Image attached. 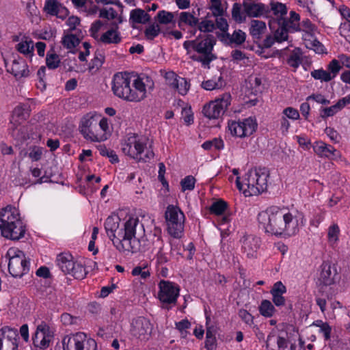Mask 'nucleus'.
<instances>
[{
	"instance_id": "1",
	"label": "nucleus",
	"mask_w": 350,
	"mask_h": 350,
	"mask_svg": "<svg viewBox=\"0 0 350 350\" xmlns=\"http://www.w3.org/2000/svg\"><path fill=\"white\" fill-rule=\"evenodd\" d=\"M120 219L117 215L109 216L105 222V229L113 245L120 252H143L147 249L146 240L142 236L144 228L137 217H129L120 228Z\"/></svg>"
},
{
	"instance_id": "2",
	"label": "nucleus",
	"mask_w": 350,
	"mask_h": 350,
	"mask_svg": "<svg viewBox=\"0 0 350 350\" xmlns=\"http://www.w3.org/2000/svg\"><path fill=\"white\" fill-rule=\"evenodd\" d=\"M258 220L266 232L276 236L291 237L299 231L297 218L284 208L269 206L258 214Z\"/></svg>"
},
{
	"instance_id": "3",
	"label": "nucleus",
	"mask_w": 350,
	"mask_h": 350,
	"mask_svg": "<svg viewBox=\"0 0 350 350\" xmlns=\"http://www.w3.org/2000/svg\"><path fill=\"white\" fill-rule=\"evenodd\" d=\"M132 77L126 72H118L114 75L112 90L119 98L130 102H139L146 97V89L142 79L137 77L133 80Z\"/></svg>"
},
{
	"instance_id": "4",
	"label": "nucleus",
	"mask_w": 350,
	"mask_h": 350,
	"mask_svg": "<svg viewBox=\"0 0 350 350\" xmlns=\"http://www.w3.org/2000/svg\"><path fill=\"white\" fill-rule=\"evenodd\" d=\"M0 230L3 237L12 241H18L25 236L26 226L15 207L7 206L0 211Z\"/></svg>"
},
{
	"instance_id": "5",
	"label": "nucleus",
	"mask_w": 350,
	"mask_h": 350,
	"mask_svg": "<svg viewBox=\"0 0 350 350\" xmlns=\"http://www.w3.org/2000/svg\"><path fill=\"white\" fill-rule=\"evenodd\" d=\"M216 42V38L212 34H200L195 40L185 41L183 47L187 53L193 50L199 54L192 55L191 58L193 60L200 62L202 65H208L217 58L213 53Z\"/></svg>"
},
{
	"instance_id": "6",
	"label": "nucleus",
	"mask_w": 350,
	"mask_h": 350,
	"mask_svg": "<svg viewBox=\"0 0 350 350\" xmlns=\"http://www.w3.org/2000/svg\"><path fill=\"white\" fill-rule=\"evenodd\" d=\"M269 172L266 168L250 170L245 174L243 183L240 178L236 179V185L239 191L247 196H256L267 188Z\"/></svg>"
},
{
	"instance_id": "7",
	"label": "nucleus",
	"mask_w": 350,
	"mask_h": 350,
	"mask_svg": "<svg viewBox=\"0 0 350 350\" xmlns=\"http://www.w3.org/2000/svg\"><path fill=\"white\" fill-rule=\"evenodd\" d=\"M299 15L295 11L290 12V18L279 17L271 18L269 22V28L275 32L277 42H281L288 39L289 32L298 31Z\"/></svg>"
},
{
	"instance_id": "8",
	"label": "nucleus",
	"mask_w": 350,
	"mask_h": 350,
	"mask_svg": "<svg viewBox=\"0 0 350 350\" xmlns=\"http://www.w3.org/2000/svg\"><path fill=\"white\" fill-rule=\"evenodd\" d=\"M5 258L8 259L9 273L14 278H21L29 271L30 262L23 252L17 248H10Z\"/></svg>"
},
{
	"instance_id": "9",
	"label": "nucleus",
	"mask_w": 350,
	"mask_h": 350,
	"mask_svg": "<svg viewBox=\"0 0 350 350\" xmlns=\"http://www.w3.org/2000/svg\"><path fill=\"white\" fill-rule=\"evenodd\" d=\"M146 147V141L138 139L137 136L134 135L128 137L122 144V150L124 154L136 159L138 162H147L154 157V153L152 150H147L144 157H142L141 154Z\"/></svg>"
},
{
	"instance_id": "10",
	"label": "nucleus",
	"mask_w": 350,
	"mask_h": 350,
	"mask_svg": "<svg viewBox=\"0 0 350 350\" xmlns=\"http://www.w3.org/2000/svg\"><path fill=\"white\" fill-rule=\"evenodd\" d=\"M169 234L174 238H180L184 230L185 215L181 210L169 205L165 213Z\"/></svg>"
},
{
	"instance_id": "11",
	"label": "nucleus",
	"mask_w": 350,
	"mask_h": 350,
	"mask_svg": "<svg viewBox=\"0 0 350 350\" xmlns=\"http://www.w3.org/2000/svg\"><path fill=\"white\" fill-rule=\"evenodd\" d=\"M56 263L64 274L71 275L75 279L81 280L86 275L85 267L81 263L74 261L72 256L69 253L58 254Z\"/></svg>"
},
{
	"instance_id": "12",
	"label": "nucleus",
	"mask_w": 350,
	"mask_h": 350,
	"mask_svg": "<svg viewBox=\"0 0 350 350\" xmlns=\"http://www.w3.org/2000/svg\"><path fill=\"white\" fill-rule=\"evenodd\" d=\"M79 131L85 139L92 142L105 139L104 134L99 133L98 118L91 113H87L81 118Z\"/></svg>"
},
{
	"instance_id": "13",
	"label": "nucleus",
	"mask_w": 350,
	"mask_h": 350,
	"mask_svg": "<svg viewBox=\"0 0 350 350\" xmlns=\"http://www.w3.org/2000/svg\"><path fill=\"white\" fill-rule=\"evenodd\" d=\"M232 100L229 93H225L220 98L210 101L204 105L202 113L208 119H218L223 116L230 105Z\"/></svg>"
},
{
	"instance_id": "14",
	"label": "nucleus",
	"mask_w": 350,
	"mask_h": 350,
	"mask_svg": "<svg viewBox=\"0 0 350 350\" xmlns=\"http://www.w3.org/2000/svg\"><path fill=\"white\" fill-rule=\"evenodd\" d=\"M257 123L255 119L248 118L243 121H232L228 122V128L233 136L245 137L256 131Z\"/></svg>"
},
{
	"instance_id": "15",
	"label": "nucleus",
	"mask_w": 350,
	"mask_h": 350,
	"mask_svg": "<svg viewBox=\"0 0 350 350\" xmlns=\"http://www.w3.org/2000/svg\"><path fill=\"white\" fill-rule=\"evenodd\" d=\"M53 338V332L49 326L42 322L38 325L36 332L32 338L33 344L35 347L40 349H45L49 347L51 340Z\"/></svg>"
},
{
	"instance_id": "16",
	"label": "nucleus",
	"mask_w": 350,
	"mask_h": 350,
	"mask_svg": "<svg viewBox=\"0 0 350 350\" xmlns=\"http://www.w3.org/2000/svg\"><path fill=\"white\" fill-rule=\"evenodd\" d=\"M159 299L163 304H171L176 302L179 295L177 285L170 281L161 280L159 284Z\"/></svg>"
},
{
	"instance_id": "17",
	"label": "nucleus",
	"mask_w": 350,
	"mask_h": 350,
	"mask_svg": "<svg viewBox=\"0 0 350 350\" xmlns=\"http://www.w3.org/2000/svg\"><path fill=\"white\" fill-rule=\"evenodd\" d=\"M17 329L4 327L0 329V350H18Z\"/></svg>"
},
{
	"instance_id": "18",
	"label": "nucleus",
	"mask_w": 350,
	"mask_h": 350,
	"mask_svg": "<svg viewBox=\"0 0 350 350\" xmlns=\"http://www.w3.org/2000/svg\"><path fill=\"white\" fill-rule=\"evenodd\" d=\"M152 332V325L149 320L144 317H138L133 321L131 335L140 340H147Z\"/></svg>"
},
{
	"instance_id": "19",
	"label": "nucleus",
	"mask_w": 350,
	"mask_h": 350,
	"mask_svg": "<svg viewBox=\"0 0 350 350\" xmlns=\"http://www.w3.org/2000/svg\"><path fill=\"white\" fill-rule=\"evenodd\" d=\"M338 278V273L334 265L328 262H323L321 266V273L319 278L321 289L323 286H330L335 283Z\"/></svg>"
},
{
	"instance_id": "20",
	"label": "nucleus",
	"mask_w": 350,
	"mask_h": 350,
	"mask_svg": "<svg viewBox=\"0 0 350 350\" xmlns=\"http://www.w3.org/2000/svg\"><path fill=\"white\" fill-rule=\"evenodd\" d=\"M241 250L247 258H256L260 247V240L253 234H245L240 239Z\"/></svg>"
},
{
	"instance_id": "21",
	"label": "nucleus",
	"mask_w": 350,
	"mask_h": 350,
	"mask_svg": "<svg viewBox=\"0 0 350 350\" xmlns=\"http://www.w3.org/2000/svg\"><path fill=\"white\" fill-rule=\"evenodd\" d=\"M243 11L249 17H260L267 16L269 13V7L261 3L243 1Z\"/></svg>"
},
{
	"instance_id": "22",
	"label": "nucleus",
	"mask_w": 350,
	"mask_h": 350,
	"mask_svg": "<svg viewBox=\"0 0 350 350\" xmlns=\"http://www.w3.org/2000/svg\"><path fill=\"white\" fill-rule=\"evenodd\" d=\"M111 29H108L106 32L103 33L97 40L105 44H119L122 41L120 33L118 31L119 27L116 22H113L111 24Z\"/></svg>"
},
{
	"instance_id": "23",
	"label": "nucleus",
	"mask_w": 350,
	"mask_h": 350,
	"mask_svg": "<svg viewBox=\"0 0 350 350\" xmlns=\"http://www.w3.org/2000/svg\"><path fill=\"white\" fill-rule=\"evenodd\" d=\"M83 333H77L72 336H66L62 340L64 350H79L84 340Z\"/></svg>"
},
{
	"instance_id": "24",
	"label": "nucleus",
	"mask_w": 350,
	"mask_h": 350,
	"mask_svg": "<svg viewBox=\"0 0 350 350\" xmlns=\"http://www.w3.org/2000/svg\"><path fill=\"white\" fill-rule=\"evenodd\" d=\"M7 71L12 73L17 79L27 77L29 72L25 61L21 57L14 59L10 68H8Z\"/></svg>"
},
{
	"instance_id": "25",
	"label": "nucleus",
	"mask_w": 350,
	"mask_h": 350,
	"mask_svg": "<svg viewBox=\"0 0 350 350\" xmlns=\"http://www.w3.org/2000/svg\"><path fill=\"white\" fill-rule=\"evenodd\" d=\"M199 18L196 16V12L193 11L181 12L178 14L177 24L179 28L184 29L185 26H188L191 28L196 27L198 23Z\"/></svg>"
},
{
	"instance_id": "26",
	"label": "nucleus",
	"mask_w": 350,
	"mask_h": 350,
	"mask_svg": "<svg viewBox=\"0 0 350 350\" xmlns=\"http://www.w3.org/2000/svg\"><path fill=\"white\" fill-rule=\"evenodd\" d=\"M286 292V286L282 282H275L270 293L272 295V301L276 306H282L285 304V298L283 295Z\"/></svg>"
},
{
	"instance_id": "27",
	"label": "nucleus",
	"mask_w": 350,
	"mask_h": 350,
	"mask_svg": "<svg viewBox=\"0 0 350 350\" xmlns=\"http://www.w3.org/2000/svg\"><path fill=\"white\" fill-rule=\"evenodd\" d=\"M249 31L254 42H257L267 31L266 23L262 21L253 19L250 22Z\"/></svg>"
},
{
	"instance_id": "28",
	"label": "nucleus",
	"mask_w": 350,
	"mask_h": 350,
	"mask_svg": "<svg viewBox=\"0 0 350 350\" xmlns=\"http://www.w3.org/2000/svg\"><path fill=\"white\" fill-rule=\"evenodd\" d=\"M16 50L25 57L31 59L33 56L34 45L30 38L24 36L15 46Z\"/></svg>"
},
{
	"instance_id": "29",
	"label": "nucleus",
	"mask_w": 350,
	"mask_h": 350,
	"mask_svg": "<svg viewBox=\"0 0 350 350\" xmlns=\"http://www.w3.org/2000/svg\"><path fill=\"white\" fill-rule=\"evenodd\" d=\"M314 151L320 157H325L329 159H334L338 156V152L331 145H327L322 142L315 144L313 147Z\"/></svg>"
},
{
	"instance_id": "30",
	"label": "nucleus",
	"mask_w": 350,
	"mask_h": 350,
	"mask_svg": "<svg viewBox=\"0 0 350 350\" xmlns=\"http://www.w3.org/2000/svg\"><path fill=\"white\" fill-rule=\"evenodd\" d=\"M226 85L225 80L223 78L221 73L218 76L215 75L212 79L204 81L202 83L201 87L208 91L213 90H218L224 88Z\"/></svg>"
},
{
	"instance_id": "31",
	"label": "nucleus",
	"mask_w": 350,
	"mask_h": 350,
	"mask_svg": "<svg viewBox=\"0 0 350 350\" xmlns=\"http://www.w3.org/2000/svg\"><path fill=\"white\" fill-rule=\"evenodd\" d=\"M196 27V29L189 31L191 36H195L197 30H199L201 33L209 34L208 33L213 32L215 29V25L213 21L204 18L201 21L199 20Z\"/></svg>"
},
{
	"instance_id": "32",
	"label": "nucleus",
	"mask_w": 350,
	"mask_h": 350,
	"mask_svg": "<svg viewBox=\"0 0 350 350\" xmlns=\"http://www.w3.org/2000/svg\"><path fill=\"white\" fill-rule=\"evenodd\" d=\"M150 19V16L144 10L137 8L131 10L129 21L131 23L145 24Z\"/></svg>"
},
{
	"instance_id": "33",
	"label": "nucleus",
	"mask_w": 350,
	"mask_h": 350,
	"mask_svg": "<svg viewBox=\"0 0 350 350\" xmlns=\"http://www.w3.org/2000/svg\"><path fill=\"white\" fill-rule=\"evenodd\" d=\"M80 34L81 33H79L78 35H77V33H70L64 36L62 40V45L68 49L75 48L80 43L79 37H83V35L81 36Z\"/></svg>"
},
{
	"instance_id": "34",
	"label": "nucleus",
	"mask_w": 350,
	"mask_h": 350,
	"mask_svg": "<svg viewBox=\"0 0 350 350\" xmlns=\"http://www.w3.org/2000/svg\"><path fill=\"white\" fill-rule=\"evenodd\" d=\"M302 53L298 48L295 49L287 59V64L294 68H297L302 63Z\"/></svg>"
},
{
	"instance_id": "35",
	"label": "nucleus",
	"mask_w": 350,
	"mask_h": 350,
	"mask_svg": "<svg viewBox=\"0 0 350 350\" xmlns=\"http://www.w3.org/2000/svg\"><path fill=\"white\" fill-rule=\"evenodd\" d=\"M275 311V309L270 301L265 299L261 301L259 306V312L261 315L265 317H271Z\"/></svg>"
},
{
	"instance_id": "36",
	"label": "nucleus",
	"mask_w": 350,
	"mask_h": 350,
	"mask_svg": "<svg viewBox=\"0 0 350 350\" xmlns=\"http://www.w3.org/2000/svg\"><path fill=\"white\" fill-rule=\"evenodd\" d=\"M269 12L272 11L275 16L284 17L287 13V8L285 4L280 2L272 1L270 3Z\"/></svg>"
},
{
	"instance_id": "37",
	"label": "nucleus",
	"mask_w": 350,
	"mask_h": 350,
	"mask_svg": "<svg viewBox=\"0 0 350 350\" xmlns=\"http://www.w3.org/2000/svg\"><path fill=\"white\" fill-rule=\"evenodd\" d=\"M61 5L56 0H46L44 10L48 14L56 16L59 14V8L61 7Z\"/></svg>"
},
{
	"instance_id": "38",
	"label": "nucleus",
	"mask_w": 350,
	"mask_h": 350,
	"mask_svg": "<svg viewBox=\"0 0 350 350\" xmlns=\"http://www.w3.org/2000/svg\"><path fill=\"white\" fill-rule=\"evenodd\" d=\"M228 207V203L223 200H219L212 204L210 207L211 213L215 215H221Z\"/></svg>"
},
{
	"instance_id": "39",
	"label": "nucleus",
	"mask_w": 350,
	"mask_h": 350,
	"mask_svg": "<svg viewBox=\"0 0 350 350\" xmlns=\"http://www.w3.org/2000/svg\"><path fill=\"white\" fill-rule=\"evenodd\" d=\"M210 1L211 5L208 8L211 10L213 16L215 17L223 16L225 10L222 7L221 0H210Z\"/></svg>"
},
{
	"instance_id": "40",
	"label": "nucleus",
	"mask_w": 350,
	"mask_h": 350,
	"mask_svg": "<svg viewBox=\"0 0 350 350\" xmlns=\"http://www.w3.org/2000/svg\"><path fill=\"white\" fill-rule=\"evenodd\" d=\"M250 87L253 90L254 94L262 91V80L261 78L256 76H250L246 81Z\"/></svg>"
},
{
	"instance_id": "41",
	"label": "nucleus",
	"mask_w": 350,
	"mask_h": 350,
	"mask_svg": "<svg viewBox=\"0 0 350 350\" xmlns=\"http://www.w3.org/2000/svg\"><path fill=\"white\" fill-rule=\"evenodd\" d=\"M60 59L56 53H48L46 57V64L49 69H55L59 67Z\"/></svg>"
},
{
	"instance_id": "42",
	"label": "nucleus",
	"mask_w": 350,
	"mask_h": 350,
	"mask_svg": "<svg viewBox=\"0 0 350 350\" xmlns=\"http://www.w3.org/2000/svg\"><path fill=\"white\" fill-rule=\"evenodd\" d=\"M342 66L340 61L336 59H332L327 65V69L328 73H329L332 79H333L338 74Z\"/></svg>"
},
{
	"instance_id": "43",
	"label": "nucleus",
	"mask_w": 350,
	"mask_h": 350,
	"mask_svg": "<svg viewBox=\"0 0 350 350\" xmlns=\"http://www.w3.org/2000/svg\"><path fill=\"white\" fill-rule=\"evenodd\" d=\"M311 76L315 79L325 82H328L332 79L329 73L323 69H318L312 71Z\"/></svg>"
},
{
	"instance_id": "44",
	"label": "nucleus",
	"mask_w": 350,
	"mask_h": 350,
	"mask_svg": "<svg viewBox=\"0 0 350 350\" xmlns=\"http://www.w3.org/2000/svg\"><path fill=\"white\" fill-rule=\"evenodd\" d=\"M299 27L298 31H303L310 35L313 34L316 30V26L309 19L304 20L299 23Z\"/></svg>"
},
{
	"instance_id": "45",
	"label": "nucleus",
	"mask_w": 350,
	"mask_h": 350,
	"mask_svg": "<svg viewBox=\"0 0 350 350\" xmlns=\"http://www.w3.org/2000/svg\"><path fill=\"white\" fill-rule=\"evenodd\" d=\"M157 16L160 23L167 25L173 21L174 15L172 12L161 10L157 13Z\"/></svg>"
},
{
	"instance_id": "46",
	"label": "nucleus",
	"mask_w": 350,
	"mask_h": 350,
	"mask_svg": "<svg viewBox=\"0 0 350 350\" xmlns=\"http://www.w3.org/2000/svg\"><path fill=\"white\" fill-rule=\"evenodd\" d=\"M246 34L241 29L235 30L230 38V44L241 45L245 41Z\"/></svg>"
},
{
	"instance_id": "47",
	"label": "nucleus",
	"mask_w": 350,
	"mask_h": 350,
	"mask_svg": "<svg viewBox=\"0 0 350 350\" xmlns=\"http://www.w3.org/2000/svg\"><path fill=\"white\" fill-rule=\"evenodd\" d=\"M181 114L182 118L184 120V122L187 125H190L193 123V113L191 110V106L186 105L183 107Z\"/></svg>"
},
{
	"instance_id": "48",
	"label": "nucleus",
	"mask_w": 350,
	"mask_h": 350,
	"mask_svg": "<svg viewBox=\"0 0 350 350\" xmlns=\"http://www.w3.org/2000/svg\"><path fill=\"white\" fill-rule=\"evenodd\" d=\"M98 150L102 156H106L110 159L112 163H118L119 161L118 155L113 150L107 149L105 146H100Z\"/></svg>"
},
{
	"instance_id": "49",
	"label": "nucleus",
	"mask_w": 350,
	"mask_h": 350,
	"mask_svg": "<svg viewBox=\"0 0 350 350\" xmlns=\"http://www.w3.org/2000/svg\"><path fill=\"white\" fill-rule=\"evenodd\" d=\"M340 229L337 224H334L329 226L328 229V241L332 243H335L338 240Z\"/></svg>"
},
{
	"instance_id": "50",
	"label": "nucleus",
	"mask_w": 350,
	"mask_h": 350,
	"mask_svg": "<svg viewBox=\"0 0 350 350\" xmlns=\"http://www.w3.org/2000/svg\"><path fill=\"white\" fill-rule=\"evenodd\" d=\"M190 85L187 82L185 78L180 77V79H178V81L177 83V85H176L174 89L176 90L179 94L182 95H185L189 89Z\"/></svg>"
},
{
	"instance_id": "51",
	"label": "nucleus",
	"mask_w": 350,
	"mask_h": 350,
	"mask_svg": "<svg viewBox=\"0 0 350 350\" xmlns=\"http://www.w3.org/2000/svg\"><path fill=\"white\" fill-rule=\"evenodd\" d=\"M196 179L192 176H187L185 178H183L180 185L182 187V190L184 191L185 190H193L195 187Z\"/></svg>"
},
{
	"instance_id": "52",
	"label": "nucleus",
	"mask_w": 350,
	"mask_h": 350,
	"mask_svg": "<svg viewBox=\"0 0 350 350\" xmlns=\"http://www.w3.org/2000/svg\"><path fill=\"white\" fill-rule=\"evenodd\" d=\"M160 32V27L158 24H152L146 28L145 36L148 40H153Z\"/></svg>"
},
{
	"instance_id": "53",
	"label": "nucleus",
	"mask_w": 350,
	"mask_h": 350,
	"mask_svg": "<svg viewBox=\"0 0 350 350\" xmlns=\"http://www.w3.org/2000/svg\"><path fill=\"white\" fill-rule=\"evenodd\" d=\"M320 111L321 117L325 119L327 117L332 116L336 114L338 111H340V109L337 104H335L329 107L321 108Z\"/></svg>"
},
{
	"instance_id": "54",
	"label": "nucleus",
	"mask_w": 350,
	"mask_h": 350,
	"mask_svg": "<svg viewBox=\"0 0 350 350\" xmlns=\"http://www.w3.org/2000/svg\"><path fill=\"white\" fill-rule=\"evenodd\" d=\"M164 77L167 84L173 89L176 84L177 85L178 79H180V77L177 76V75L173 71L165 72Z\"/></svg>"
},
{
	"instance_id": "55",
	"label": "nucleus",
	"mask_w": 350,
	"mask_h": 350,
	"mask_svg": "<svg viewBox=\"0 0 350 350\" xmlns=\"http://www.w3.org/2000/svg\"><path fill=\"white\" fill-rule=\"evenodd\" d=\"M232 18L239 23H241L245 19L241 14V5L238 3H234L232 9Z\"/></svg>"
},
{
	"instance_id": "56",
	"label": "nucleus",
	"mask_w": 350,
	"mask_h": 350,
	"mask_svg": "<svg viewBox=\"0 0 350 350\" xmlns=\"http://www.w3.org/2000/svg\"><path fill=\"white\" fill-rule=\"evenodd\" d=\"M118 13L112 8L109 9L103 8L100 10L99 17L106 18L107 20H111L117 18Z\"/></svg>"
},
{
	"instance_id": "57",
	"label": "nucleus",
	"mask_w": 350,
	"mask_h": 350,
	"mask_svg": "<svg viewBox=\"0 0 350 350\" xmlns=\"http://www.w3.org/2000/svg\"><path fill=\"white\" fill-rule=\"evenodd\" d=\"M105 61L104 55L100 51H96L94 57L92 59V66L90 67L91 69L96 68L98 69L102 66Z\"/></svg>"
},
{
	"instance_id": "58",
	"label": "nucleus",
	"mask_w": 350,
	"mask_h": 350,
	"mask_svg": "<svg viewBox=\"0 0 350 350\" xmlns=\"http://www.w3.org/2000/svg\"><path fill=\"white\" fill-rule=\"evenodd\" d=\"M79 350H97L96 342L92 338L86 339L85 335L83 342L81 343Z\"/></svg>"
},
{
	"instance_id": "59",
	"label": "nucleus",
	"mask_w": 350,
	"mask_h": 350,
	"mask_svg": "<svg viewBox=\"0 0 350 350\" xmlns=\"http://www.w3.org/2000/svg\"><path fill=\"white\" fill-rule=\"evenodd\" d=\"M103 25L104 24L102 21L98 20L93 23L90 27V35L96 40L99 38L98 31H100Z\"/></svg>"
},
{
	"instance_id": "60",
	"label": "nucleus",
	"mask_w": 350,
	"mask_h": 350,
	"mask_svg": "<svg viewBox=\"0 0 350 350\" xmlns=\"http://www.w3.org/2000/svg\"><path fill=\"white\" fill-rule=\"evenodd\" d=\"M330 299L331 297L328 293H326L325 295L322 294V297H316V303L322 312H325L326 310L327 299Z\"/></svg>"
},
{
	"instance_id": "61",
	"label": "nucleus",
	"mask_w": 350,
	"mask_h": 350,
	"mask_svg": "<svg viewBox=\"0 0 350 350\" xmlns=\"http://www.w3.org/2000/svg\"><path fill=\"white\" fill-rule=\"evenodd\" d=\"M215 29L217 28L220 29L222 32L228 31V23L227 20L221 16L216 17L215 20Z\"/></svg>"
},
{
	"instance_id": "62",
	"label": "nucleus",
	"mask_w": 350,
	"mask_h": 350,
	"mask_svg": "<svg viewBox=\"0 0 350 350\" xmlns=\"http://www.w3.org/2000/svg\"><path fill=\"white\" fill-rule=\"evenodd\" d=\"M206 336H215L217 332V327L211 321V318L209 317H206Z\"/></svg>"
},
{
	"instance_id": "63",
	"label": "nucleus",
	"mask_w": 350,
	"mask_h": 350,
	"mask_svg": "<svg viewBox=\"0 0 350 350\" xmlns=\"http://www.w3.org/2000/svg\"><path fill=\"white\" fill-rule=\"evenodd\" d=\"M239 317L247 325H252L254 322L253 316L245 309L239 311Z\"/></svg>"
},
{
	"instance_id": "64",
	"label": "nucleus",
	"mask_w": 350,
	"mask_h": 350,
	"mask_svg": "<svg viewBox=\"0 0 350 350\" xmlns=\"http://www.w3.org/2000/svg\"><path fill=\"white\" fill-rule=\"evenodd\" d=\"M277 41L275 36H272L271 35L267 36L262 43L258 44V48L261 49H269L273 46L275 42Z\"/></svg>"
}]
</instances>
